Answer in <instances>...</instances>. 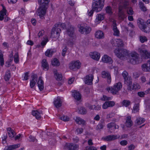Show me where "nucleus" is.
I'll return each mask as SVG.
<instances>
[{
	"mask_svg": "<svg viewBox=\"0 0 150 150\" xmlns=\"http://www.w3.org/2000/svg\"><path fill=\"white\" fill-rule=\"evenodd\" d=\"M115 105V103L114 101H106L103 104L102 107L104 109H106L108 107H112Z\"/></svg>",
	"mask_w": 150,
	"mask_h": 150,
	"instance_id": "f3484780",
	"label": "nucleus"
},
{
	"mask_svg": "<svg viewBox=\"0 0 150 150\" xmlns=\"http://www.w3.org/2000/svg\"><path fill=\"white\" fill-rule=\"evenodd\" d=\"M90 55L91 58L97 61L100 58V54L97 52H91Z\"/></svg>",
	"mask_w": 150,
	"mask_h": 150,
	"instance_id": "412c9836",
	"label": "nucleus"
},
{
	"mask_svg": "<svg viewBox=\"0 0 150 150\" xmlns=\"http://www.w3.org/2000/svg\"><path fill=\"white\" fill-rule=\"evenodd\" d=\"M32 79L30 81V86L31 88H33L35 85L37 80L38 76L36 74L32 75Z\"/></svg>",
	"mask_w": 150,
	"mask_h": 150,
	"instance_id": "6ab92c4d",
	"label": "nucleus"
},
{
	"mask_svg": "<svg viewBox=\"0 0 150 150\" xmlns=\"http://www.w3.org/2000/svg\"><path fill=\"white\" fill-rule=\"evenodd\" d=\"M54 52L55 51L53 49H48L45 52V55L48 57H51Z\"/></svg>",
	"mask_w": 150,
	"mask_h": 150,
	"instance_id": "c9c22d12",
	"label": "nucleus"
},
{
	"mask_svg": "<svg viewBox=\"0 0 150 150\" xmlns=\"http://www.w3.org/2000/svg\"><path fill=\"white\" fill-rule=\"evenodd\" d=\"M7 133L8 134L10 137L12 138L14 137L15 135V134L13 129L10 127H8L7 129Z\"/></svg>",
	"mask_w": 150,
	"mask_h": 150,
	"instance_id": "72a5a7b5",
	"label": "nucleus"
},
{
	"mask_svg": "<svg viewBox=\"0 0 150 150\" xmlns=\"http://www.w3.org/2000/svg\"><path fill=\"white\" fill-rule=\"evenodd\" d=\"M145 121V120L144 118L138 117H137L135 122L136 124L139 125L143 123Z\"/></svg>",
	"mask_w": 150,
	"mask_h": 150,
	"instance_id": "58836bf2",
	"label": "nucleus"
},
{
	"mask_svg": "<svg viewBox=\"0 0 150 150\" xmlns=\"http://www.w3.org/2000/svg\"><path fill=\"white\" fill-rule=\"evenodd\" d=\"M125 9L127 10V13L129 15H132L133 14L134 12L132 7H128Z\"/></svg>",
	"mask_w": 150,
	"mask_h": 150,
	"instance_id": "603ef678",
	"label": "nucleus"
},
{
	"mask_svg": "<svg viewBox=\"0 0 150 150\" xmlns=\"http://www.w3.org/2000/svg\"><path fill=\"white\" fill-rule=\"evenodd\" d=\"M60 119L62 120L65 122L69 121L70 119V118L68 116H65L64 115L60 117Z\"/></svg>",
	"mask_w": 150,
	"mask_h": 150,
	"instance_id": "4d7b16f0",
	"label": "nucleus"
},
{
	"mask_svg": "<svg viewBox=\"0 0 150 150\" xmlns=\"http://www.w3.org/2000/svg\"><path fill=\"white\" fill-rule=\"evenodd\" d=\"M129 4V1L124 0L122 1V4H120L119 7V13L118 16L121 19H124L126 18V16L124 14V12L122 11L123 9H126L129 7L128 6Z\"/></svg>",
	"mask_w": 150,
	"mask_h": 150,
	"instance_id": "7ed1b4c3",
	"label": "nucleus"
},
{
	"mask_svg": "<svg viewBox=\"0 0 150 150\" xmlns=\"http://www.w3.org/2000/svg\"><path fill=\"white\" fill-rule=\"evenodd\" d=\"M130 102L129 100H124L122 102V105L126 107H128L130 104Z\"/></svg>",
	"mask_w": 150,
	"mask_h": 150,
	"instance_id": "c03bdc74",
	"label": "nucleus"
},
{
	"mask_svg": "<svg viewBox=\"0 0 150 150\" xmlns=\"http://www.w3.org/2000/svg\"><path fill=\"white\" fill-rule=\"evenodd\" d=\"M122 84L121 82H119L114 84L113 87H108L106 88V90L108 92H110L113 95H115L122 88Z\"/></svg>",
	"mask_w": 150,
	"mask_h": 150,
	"instance_id": "423d86ee",
	"label": "nucleus"
},
{
	"mask_svg": "<svg viewBox=\"0 0 150 150\" xmlns=\"http://www.w3.org/2000/svg\"><path fill=\"white\" fill-rule=\"evenodd\" d=\"M29 141L30 142H37V140L34 137L30 136L29 137Z\"/></svg>",
	"mask_w": 150,
	"mask_h": 150,
	"instance_id": "338daca9",
	"label": "nucleus"
},
{
	"mask_svg": "<svg viewBox=\"0 0 150 150\" xmlns=\"http://www.w3.org/2000/svg\"><path fill=\"white\" fill-rule=\"evenodd\" d=\"M6 10L4 7L0 11V19H8V17L6 14Z\"/></svg>",
	"mask_w": 150,
	"mask_h": 150,
	"instance_id": "5701e85b",
	"label": "nucleus"
},
{
	"mask_svg": "<svg viewBox=\"0 0 150 150\" xmlns=\"http://www.w3.org/2000/svg\"><path fill=\"white\" fill-rule=\"evenodd\" d=\"M147 47L145 45H142L138 49V51L140 54L145 59H147L150 57V53L146 50Z\"/></svg>",
	"mask_w": 150,
	"mask_h": 150,
	"instance_id": "1a4fd4ad",
	"label": "nucleus"
},
{
	"mask_svg": "<svg viewBox=\"0 0 150 150\" xmlns=\"http://www.w3.org/2000/svg\"><path fill=\"white\" fill-rule=\"evenodd\" d=\"M103 125L102 124H98L96 127V129L97 131H100L103 128Z\"/></svg>",
	"mask_w": 150,
	"mask_h": 150,
	"instance_id": "13d9d810",
	"label": "nucleus"
},
{
	"mask_svg": "<svg viewBox=\"0 0 150 150\" xmlns=\"http://www.w3.org/2000/svg\"><path fill=\"white\" fill-rule=\"evenodd\" d=\"M50 0H38V2L40 6L43 5V6L45 8H48V4Z\"/></svg>",
	"mask_w": 150,
	"mask_h": 150,
	"instance_id": "393cba45",
	"label": "nucleus"
},
{
	"mask_svg": "<svg viewBox=\"0 0 150 150\" xmlns=\"http://www.w3.org/2000/svg\"><path fill=\"white\" fill-rule=\"evenodd\" d=\"M105 0H94L92 4V9L96 12L101 11L104 6Z\"/></svg>",
	"mask_w": 150,
	"mask_h": 150,
	"instance_id": "f03ea898",
	"label": "nucleus"
},
{
	"mask_svg": "<svg viewBox=\"0 0 150 150\" xmlns=\"http://www.w3.org/2000/svg\"><path fill=\"white\" fill-rule=\"evenodd\" d=\"M66 30V33L70 37V42L73 44L76 39V36L74 33V28L71 24H68V27L67 28Z\"/></svg>",
	"mask_w": 150,
	"mask_h": 150,
	"instance_id": "20e7f679",
	"label": "nucleus"
},
{
	"mask_svg": "<svg viewBox=\"0 0 150 150\" xmlns=\"http://www.w3.org/2000/svg\"><path fill=\"white\" fill-rule=\"evenodd\" d=\"M38 86L40 91L42 90L44 88V82L42 79V77H40L38 82Z\"/></svg>",
	"mask_w": 150,
	"mask_h": 150,
	"instance_id": "a878e982",
	"label": "nucleus"
},
{
	"mask_svg": "<svg viewBox=\"0 0 150 150\" xmlns=\"http://www.w3.org/2000/svg\"><path fill=\"white\" fill-rule=\"evenodd\" d=\"M86 105V107L90 110H94V108L95 105H91L88 103H87Z\"/></svg>",
	"mask_w": 150,
	"mask_h": 150,
	"instance_id": "0e129e2a",
	"label": "nucleus"
},
{
	"mask_svg": "<svg viewBox=\"0 0 150 150\" xmlns=\"http://www.w3.org/2000/svg\"><path fill=\"white\" fill-rule=\"evenodd\" d=\"M93 79V75L91 74L87 75L84 79L85 83L88 85H91L92 83V81Z\"/></svg>",
	"mask_w": 150,
	"mask_h": 150,
	"instance_id": "2eb2a0df",
	"label": "nucleus"
},
{
	"mask_svg": "<svg viewBox=\"0 0 150 150\" xmlns=\"http://www.w3.org/2000/svg\"><path fill=\"white\" fill-rule=\"evenodd\" d=\"M53 72L56 79L58 81L61 80L62 79V75L61 74L58 73L56 70H53Z\"/></svg>",
	"mask_w": 150,
	"mask_h": 150,
	"instance_id": "7c9ffc66",
	"label": "nucleus"
},
{
	"mask_svg": "<svg viewBox=\"0 0 150 150\" xmlns=\"http://www.w3.org/2000/svg\"><path fill=\"white\" fill-rule=\"evenodd\" d=\"M140 88V86L138 83H134L133 84L132 83L129 86H128L127 89L128 91H131L133 90L139 89Z\"/></svg>",
	"mask_w": 150,
	"mask_h": 150,
	"instance_id": "4468645a",
	"label": "nucleus"
},
{
	"mask_svg": "<svg viewBox=\"0 0 150 150\" xmlns=\"http://www.w3.org/2000/svg\"><path fill=\"white\" fill-rule=\"evenodd\" d=\"M13 61L12 58L10 59L6 62L5 63V66L6 67H8L11 66V64Z\"/></svg>",
	"mask_w": 150,
	"mask_h": 150,
	"instance_id": "6e6d98bb",
	"label": "nucleus"
},
{
	"mask_svg": "<svg viewBox=\"0 0 150 150\" xmlns=\"http://www.w3.org/2000/svg\"><path fill=\"white\" fill-rule=\"evenodd\" d=\"M76 122L79 125H85V122L83 119L80 117H76L75 119Z\"/></svg>",
	"mask_w": 150,
	"mask_h": 150,
	"instance_id": "2f4dec72",
	"label": "nucleus"
},
{
	"mask_svg": "<svg viewBox=\"0 0 150 150\" xmlns=\"http://www.w3.org/2000/svg\"><path fill=\"white\" fill-rule=\"evenodd\" d=\"M106 11L107 13H109L110 14H111L112 13V8L110 6H108L106 7Z\"/></svg>",
	"mask_w": 150,
	"mask_h": 150,
	"instance_id": "680f3d73",
	"label": "nucleus"
},
{
	"mask_svg": "<svg viewBox=\"0 0 150 150\" xmlns=\"http://www.w3.org/2000/svg\"><path fill=\"white\" fill-rule=\"evenodd\" d=\"M140 7L141 10L143 11H146V8L144 6V4L142 2H139Z\"/></svg>",
	"mask_w": 150,
	"mask_h": 150,
	"instance_id": "bf43d9fd",
	"label": "nucleus"
},
{
	"mask_svg": "<svg viewBox=\"0 0 150 150\" xmlns=\"http://www.w3.org/2000/svg\"><path fill=\"white\" fill-rule=\"evenodd\" d=\"M107 127L110 129L111 128H113L114 129H118L119 126L118 125H116V124L113 122H110L108 123L107 125Z\"/></svg>",
	"mask_w": 150,
	"mask_h": 150,
	"instance_id": "e433bc0d",
	"label": "nucleus"
},
{
	"mask_svg": "<svg viewBox=\"0 0 150 150\" xmlns=\"http://www.w3.org/2000/svg\"><path fill=\"white\" fill-rule=\"evenodd\" d=\"M132 58L128 61L132 64H135L139 63V58L138 54L135 52L132 53L130 54Z\"/></svg>",
	"mask_w": 150,
	"mask_h": 150,
	"instance_id": "9d476101",
	"label": "nucleus"
},
{
	"mask_svg": "<svg viewBox=\"0 0 150 150\" xmlns=\"http://www.w3.org/2000/svg\"><path fill=\"white\" fill-rule=\"evenodd\" d=\"M73 93V95L75 99L77 100H79L81 99V95L79 92L74 91Z\"/></svg>",
	"mask_w": 150,
	"mask_h": 150,
	"instance_id": "c756f323",
	"label": "nucleus"
},
{
	"mask_svg": "<svg viewBox=\"0 0 150 150\" xmlns=\"http://www.w3.org/2000/svg\"><path fill=\"white\" fill-rule=\"evenodd\" d=\"M112 97H108L105 95H103L101 98V99L103 101L109 100H112Z\"/></svg>",
	"mask_w": 150,
	"mask_h": 150,
	"instance_id": "49530a36",
	"label": "nucleus"
},
{
	"mask_svg": "<svg viewBox=\"0 0 150 150\" xmlns=\"http://www.w3.org/2000/svg\"><path fill=\"white\" fill-rule=\"evenodd\" d=\"M140 41L142 43H143L145 42H146L147 40V39L145 36H142L139 37Z\"/></svg>",
	"mask_w": 150,
	"mask_h": 150,
	"instance_id": "5fc2aeb1",
	"label": "nucleus"
},
{
	"mask_svg": "<svg viewBox=\"0 0 150 150\" xmlns=\"http://www.w3.org/2000/svg\"><path fill=\"white\" fill-rule=\"evenodd\" d=\"M95 37L98 39H103L104 38V34L101 31H97L95 34Z\"/></svg>",
	"mask_w": 150,
	"mask_h": 150,
	"instance_id": "cd10ccee",
	"label": "nucleus"
},
{
	"mask_svg": "<svg viewBox=\"0 0 150 150\" xmlns=\"http://www.w3.org/2000/svg\"><path fill=\"white\" fill-rule=\"evenodd\" d=\"M146 94L145 91V92H139L137 93V94L139 96L141 97H143Z\"/></svg>",
	"mask_w": 150,
	"mask_h": 150,
	"instance_id": "69168bd1",
	"label": "nucleus"
},
{
	"mask_svg": "<svg viewBox=\"0 0 150 150\" xmlns=\"http://www.w3.org/2000/svg\"><path fill=\"white\" fill-rule=\"evenodd\" d=\"M84 150H97L96 148L93 146H88L85 147Z\"/></svg>",
	"mask_w": 150,
	"mask_h": 150,
	"instance_id": "052dcab7",
	"label": "nucleus"
},
{
	"mask_svg": "<svg viewBox=\"0 0 150 150\" xmlns=\"http://www.w3.org/2000/svg\"><path fill=\"white\" fill-rule=\"evenodd\" d=\"M64 149L67 150H78L79 146L72 143H66L64 146Z\"/></svg>",
	"mask_w": 150,
	"mask_h": 150,
	"instance_id": "f8f14e48",
	"label": "nucleus"
},
{
	"mask_svg": "<svg viewBox=\"0 0 150 150\" xmlns=\"http://www.w3.org/2000/svg\"><path fill=\"white\" fill-rule=\"evenodd\" d=\"M42 65L43 69L48 70L49 69V65L46 59H43L42 62Z\"/></svg>",
	"mask_w": 150,
	"mask_h": 150,
	"instance_id": "f704fd0d",
	"label": "nucleus"
},
{
	"mask_svg": "<svg viewBox=\"0 0 150 150\" xmlns=\"http://www.w3.org/2000/svg\"><path fill=\"white\" fill-rule=\"evenodd\" d=\"M104 18V14L103 13H101L97 15L96 19H103Z\"/></svg>",
	"mask_w": 150,
	"mask_h": 150,
	"instance_id": "e2e57ef3",
	"label": "nucleus"
},
{
	"mask_svg": "<svg viewBox=\"0 0 150 150\" xmlns=\"http://www.w3.org/2000/svg\"><path fill=\"white\" fill-rule=\"evenodd\" d=\"M87 112V111L86 109L83 108L81 107L79 110V113L81 114H86Z\"/></svg>",
	"mask_w": 150,
	"mask_h": 150,
	"instance_id": "3c124183",
	"label": "nucleus"
},
{
	"mask_svg": "<svg viewBox=\"0 0 150 150\" xmlns=\"http://www.w3.org/2000/svg\"><path fill=\"white\" fill-rule=\"evenodd\" d=\"M75 63L76 69H79L80 68L81 66V63L79 60H77L74 62Z\"/></svg>",
	"mask_w": 150,
	"mask_h": 150,
	"instance_id": "09e8293b",
	"label": "nucleus"
},
{
	"mask_svg": "<svg viewBox=\"0 0 150 150\" xmlns=\"http://www.w3.org/2000/svg\"><path fill=\"white\" fill-rule=\"evenodd\" d=\"M69 68L72 70L76 69L74 62H72L69 64Z\"/></svg>",
	"mask_w": 150,
	"mask_h": 150,
	"instance_id": "8fccbe9b",
	"label": "nucleus"
},
{
	"mask_svg": "<svg viewBox=\"0 0 150 150\" xmlns=\"http://www.w3.org/2000/svg\"><path fill=\"white\" fill-rule=\"evenodd\" d=\"M111 42L113 46L121 47L124 45L123 42L120 39H113L111 40Z\"/></svg>",
	"mask_w": 150,
	"mask_h": 150,
	"instance_id": "9b49d317",
	"label": "nucleus"
},
{
	"mask_svg": "<svg viewBox=\"0 0 150 150\" xmlns=\"http://www.w3.org/2000/svg\"><path fill=\"white\" fill-rule=\"evenodd\" d=\"M20 146V144H17L11 145L5 148L6 150H12L13 149L18 148Z\"/></svg>",
	"mask_w": 150,
	"mask_h": 150,
	"instance_id": "4c0bfd02",
	"label": "nucleus"
},
{
	"mask_svg": "<svg viewBox=\"0 0 150 150\" xmlns=\"http://www.w3.org/2000/svg\"><path fill=\"white\" fill-rule=\"evenodd\" d=\"M132 79L130 77L128 76L124 79V83L127 86L132 83Z\"/></svg>",
	"mask_w": 150,
	"mask_h": 150,
	"instance_id": "ea45409f",
	"label": "nucleus"
},
{
	"mask_svg": "<svg viewBox=\"0 0 150 150\" xmlns=\"http://www.w3.org/2000/svg\"><path fill=\"white\" fill-rule=\"evenodd\" d=\"M78 27L79 28V31L81 34H88L89 33L91 30V28L85 24H79Z\"/></svg>",
	"mask_w": 150,
	"mask_h": 150,
	"instance_id": "6e6552de",
	"label": "nucleus"
},
{
	"mask_svg": "<svg viewBox=\"0 0 150 150\" xmlns=\"http://www.w3.org/2000/svg\"><path fill=\"white\" fill-rule=\"evenodd\" d=\"M68 24H69L66 25L64 23L60 22L56 23L51 30V37L53 38L58 39L59 37L61 32V29L59 28L61 27L63 29L65 28L66 27H67V28L68 27Z\"/></svg>",
	"mask_w": 150,
	"mask_h": 150,
	"instance_id": "f257e3e1",
	"label": "nucleus"
},
{
	"mask_svg": "<svg viewBox=\"0 0 150 150\" xmlns=\"http://www.w3.org/2000/svg\"><path fill=\"white\" fill-rule=\"evenodd\" d=\"M143 19H139L137 23L139 28L144 32L147 33L149 32V28L146 25V24L150 25V19H148L146 23L143 22Z\"/></svg>",
	"mask_w": 150,
	"mask_h": 150,
	"instance_id": "0eeeda50",
	"label": "nucleus"
},
{
	"mask_svg": "<svg viewBox=\"0 0 150 150\" xmlns=\"http://www.w3.org/2000/svg\"><path fill=\"white\" fill-rule=\"evenodd\" d=\"M25 12V10L24 9H21L19 11V18H23V17L24 16Z\"/></svg>",
	"mask_w": 150,
	"mask_h": 150,
	"instance_id": "de8ad7c7",
	"label": "nucleus"
},
{
	"mask_svg": "<svg viewBox=\"0 0 150 150\" xmlns=\"http://www.w3.org/2000/svg\"><path fill=\"white\" fill-rule=\"evenodd\" d=\"M116 55L120 59H124L126 56H128L129 52L125 49L117 48L114 51Z\"/></svg>",
	"mask_w": 150,
	"mask_h": 150,
	"instance_id": "39448f33",
	"label": "nucleus"
},
{
	"mask_svg": "<svg viewBox=\"0 0 150 150\" xmlns=\"http://www.w3.org/2000/svg\"><path fill=\"white\" fill-rule=\"evenodd\" d=\"M102 60L105 63H109L110 64L112 63L113 62L111 58L106 55H104L102 58Z\"/></svg>",
	"mask_w": 150,
	"mask_h": 150,
	"instance_id": "b1692460",
	"label": "nucleus"
},
{
	"mask_svg": "<svg viewBox=\"0 0 150 150\" xmlns=\"http://www.w3.org/2000/svg\"><path fill=\"white\" fill-rule=\"evenodd\" d=\"M48 41V40L47 38H46L41 42V45L42 46L45 45Z\"/></svg>",
	"mask_w": 150,
	"mask_h": 150,
	"instance_id": "774afa93",
	"label": "nucleus"
},
{
	"mask_svg": "<svg viewBox=\"0 0 150 150\" xmlns=\"http://www.w3.org/2000/svg\"><path fill=\"white\" fill-rule=\"evenodd\" d=\"M120 137V136L117 135H111L104 137L103 139L106 141H110L119 138Z\"/></svg>",
	"mask_w": 150,
	"mask_h": 150,
	"instance_id": "dca6fc26",
	"label": "nucleus"
},
{
	"mask_svg": "<svg viewBox=\"0 0 150 150\" xmlns=\"http://www.w3.org/2000/svg\"><path fill=\"white\" fill-rule=\"evenodd\" d=\"M102 77L103 78H107L110 76V74L108 72L105 71H103L102 73Z\"/></svg>",
	"mask_w": 150,
	"mask_h": 150,
	"instance_id": "864d4df0",
	"label": "nucleus"
},
{
	"mask_svg": "<svg viewBox=\"0 0 150 150\" xmlns=\"http://www.w3.org/2000/svg\"><path fill=\"white\" fill-rule=\"evenodd\" d=\"M62 100L59 97H57V98L54 100V103L57 108H59L62 105Z\"/></svg>",
	"mask_w": 150,
	"mask_h": 150,
	"instance_id": "4be33fe9",
	"label": "nucleus"
},
{
	"mask_svg": "<svg viewBox=\"0 0 150 150\" xmlns=\"http://www.w3.org/2000/svg\"><path fill=\"white\" fill-rule=\"evenodd\" d=\"M14 62L16 64L18 63L19 61V55L18 53L16 52L14 55Z\"/></svg>",
	"mask_w": 150,
	"mask_h": 150,
	"instance_id": "a18cd8bd",
	"label": "nucleus"
},
{
	"mask_svg": "<svg viewBox=\"0 0 150 150\" xmlns=\"http://www.w3.org/2000/svg\"><path fill=\"white\" fill-rule=\"evenodd\" d=\"M0 62L1 66L2 67L4 64V60L3 54L1 50H0Z\"/></svg>",
	"mask_w": 150,
	"mask_h": 150,
	"instance_id": "79ce46f5",
	"label": "nucleus"
},
{
	"mask_svg": "<svg viewBox=\"0 0 150 150\" xmlns=\"http://www.w3.org/2000/svg\"><path fill=\"white\" fill-rule=\"evenodd\" d=\"M142 69L144 71L150 72V63L148 61L147 63L142 64Z\"/></svg>",
	"mask_w": 150,
	"mask_h": 150,
	"instance_id": "aec40b11",
	"label": "nucleus"
},
{
	"mask_svg": "<svg viewBox=\"0 0 150 150\" xmlns=\"http://www.w3.org/2000/svg\"><path fill=\"white\" fill-rule=\"evenodd\" d=\"M40 6L39 8L37 11V14L40 16V18L43 17L45 15L46 10L47 8L43 6Z\"/></svg>",
	"mask_w": 150,
	"mask_h": 150,
	"instance_id": "ddd939ff",
	"label": "nucleus"
},
{
	"mask_svg": "<svg viewBox=\"0 0 150 150\" xmlns=\"http://www.w3.org/2000/svg\"><path fill=\"white\" fill-rule=\"evenodd\" d=\"M133 122L131 119V117L128 116L127 117L125 125L127 127H130L132 125Z\"/></svg>",
	"mask_w": 150,
	"mask_h": 150,
	"instance_id": "c85d7f7f",
	"label": "nucleus"
},
{
	"mask_svg": "<svg viewBox=\"0 0 150 150\" xmlns=\"http://www.w3.org/2000/svg\"><path fill=\"white\" fill-rule=\"evenodd\" d=\"M32 114L35 116L37 119H39L42 114V112L41 110H34L32 112Z\"/></svg>",
	"mask_w": 150,
	"mask_h": 150,
	"instance_id": "a211bd4d",
	"label": "nucleus"
},
{
	"mask_svg": "<svg viewBox=\"0 0 150 150\" xmlns=\"http://www.w3.org/2000/svg\"><path fill=\"white\" fill-rule=\"evenodd\" d=\"M11 78V73L9 70H7L6 72L4 78L5 81H8Z\"/></svg>",
	"mask_w": 150,
	"mask_h": 150,
	"instance_id": "473e14b6",
	"label": "nucleus"
},
{
	"mask_svg": "<svg viewBox=\"0 0 150 150\" xmlns=\"http://www.w3.org/2000/svg\"><path fill=\"white\" fill-rule=\"evenodd\" d=\"M139 110V103L135 104L133 107L132 112L134 113H136L138 112Z\"/></svg>",
	"mask_w": 150,
	"mask_h": 150,
	"instance_id": "a19ab883",
	"label": "nucleus"
},
{
	"mask_svg": "<svg viewBox=\"0 0 150 150\" xmlns=\"http://www.w3.org/2000/svg\"><path fill=\"white\" fill-rule=\"evenodd\" d=\"M112 26L114 32V33H113L114 35L116 36L119 35V31L117 28L116 21L114 20L113 21Z\"/></svg>",
	"mask_w": 150,
	"mask_h": 150,
	"instance_id": "bb28decb",
	"label": "nucleus"
},
{
	"mask_svg": "<svg viewBox=\"0 0 150 150\" xmlns=\"http://www.w3.org/2000/svg\"><path fill=\"white\" fill-rule=\"evenodd\" d=\"M52 64L54 66H58L59 65L60 63L57 58H54L52 61Z\"/></svg>",
	"mask_w": 150,
	"mask_h": 150,
	"instance_id": "37998d69",
	"label": "nucleus"
}]
</instances>
